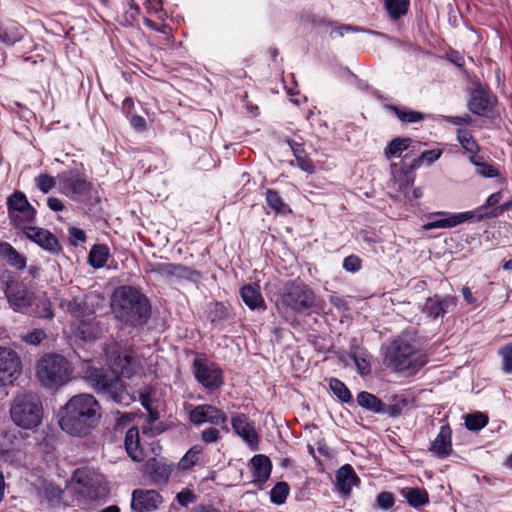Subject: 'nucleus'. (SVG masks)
<instances>
[{"instance_id": "obj_1", "label": "nucleus", "mask_w": 512, "mask_h": 512, "mask_svg": "<svg viewBox=\"0 0 512 512\" xmlns=\"http://www.w3.org/2000/svg\"><path fill=\"white\" fill-rule=\"evenodd\" d=\"M100 409L93 395H75L62 408L59 424L70 435L86 436L101 417Z\"/></svg>"}, {"instance_id": "obj_2", "label": "nucleus", "mask_w": 512, "mask_h": 512, "mask_svg": "<svg viewBox=\"0 0 512 512\" xmlns=\"http://www.w3.org/2000/svg\"><path fill=\"white\" fill-rule=\"evenodd\" d=\"M383 363L397 373L415 375L427 363L424 351L402 334L381 348Z\"/></svg>"}, {"instance_id": "obj_3", "label": "nucleus", "mask_w": 512, "mask_h": 512, "mask_svg": "<svg viewBox=\"0 0 512 512\" xmlns=\"http://www.w3.org/2000/svg\"><path fill=\"white\" fill-rule=\"evenodd\" d=\"M111 308L116 319L133 327L145 325L151 316L147 297L131 286H121L114 291Z\"/></svg>"}, {"instance_id": "obj_4", "label": "nucleus", "mask_w": 512, "mask_h": 512, "mask_svg": "<svg viewBox=\"0 0 512 512\" xmlns=\"http://www.w3.org/2000/svg\"><path fill=\"white\" fill-rule=\"evenodd\" d=\"M87 381L97 394L118 405L128 406L135 401V397L126 390L123 382L112 370L91 369L87 375Z\"/></svg>"}, {"instance_id": "obj_5", "label": "nucleus", "mask_w": 512, "mask_h": 512, "mask_svg": "<svg viewBox=\"0 0 512 512\" xmlns=\"http://www.w3.org/2000/svg\"><path fill=\"white\" fill-rule=\"evenodd\" d=\"M71 374V365L62 355L45 354L36 365L38 381L49 389H57L65 385L70 380Z\"/></svg>"}, {"instance_id": "obj_6", "label": "nucleus", "mask_w": 512, "mask_h": 512, "mask_svg": "<svg viewBox=\"0 0 512 512\" xmlns=\"http://www.w3.org/2000/svg\"><path fill=\"white\" fill-rule=\"evenodd\" d=\"M0 289L4 292L9 306L18 313H29L37 297L17 275L5 270L0 275Z\"/></svg>"}, {"instance_id": "obj_7", "label": "nucleus", "mask_w": 512, "mask_h": 512, "mask_svg": "<svg viewBox=\"0 0 512 512\" xmlns=\"http://www.w3.org/2000/svg\"><path fill=\"white\" fill-rule=\"evenodd\" d=\"M10 413L13 422L17 426L32 429L41 423L43 410L39 397L27 393L14 399Z\"/></svg>"}, {"instance_id": "obj_8", "label": "nucleus", "mask_w": 512, "mask_h": 512, "mask_svg": "<svg viewBox=\"0 0 512 512\" xmlns=\"http://www.w3.org/2000/svg\"><path fill=\"white\" fill-rule=\"evenodd\" d=\"M6 204L10 224L15 229L21 230L35 222L37 211L23 192L15 191L12 193L7 197Z\"/></svg>"}, {"instance_id": "obj_9", "label": "nucleus", "mask_w": 512, "mask_h": 512, "mask_svg": "<svg viewBox=\"0 0 512 512\" xmlns=\"http://www.w3.org/2000/svg\"><path fill=\"white\" fill-rule=\"evenodd\" d=\"M104 300L105 298L101 293L94 291L62 299L60 307L73 317L82 318L94 314L102 307Z\"/></svg>"}, {"instance_id": "obj_10", "label": "nucleus", "mask_w": 512, "mask_h": 512, "mask_svg": "<svg viewBox=\"0 0 512 512\" xmlns=\"http://www.w3.org/2000/svg\"><path fill=\"white\" fill-rule=\"evenodd\" d=\"M192 371L196 380L208 390H216L223 384L221 369L205 357L199 355L195 357Z\"/></svg>"}, {"instance_id": "obj_11", "label": "nucleus", "mask_w": 512, "mask_h": 512, "mask_svg": "<svg viewBox=\"0 0 512 512\" xmlns=\"http://www.w3.org/2000/svg\"><path fill=\"white\" fill-rule=\"evenodd\" d=\"M61 193L72 199H79L91 190V183L78 170H67L57 176Z\"/></svg>"}, {"instance_id": "obj_12", "label": "nucleus", "mask_w": 512, "mask_h": 512, "mask_svg": "<svg viewBox=\"0 0 512 512\" xmlns=\"http://www.w3.org/2000/svg\"><path fill=\"white\" fill-rule=\"evenodd\" d=\"M22 373V360L12 347L0 346V387L12 384Z\"/></svg>"}, {"instance_id": "obj_13", "label": "nucleus", "mask_w": 512, "mask_h": 512, "mask_svg": "<svg viewBox=\"0 0 512 512\" xmlns=\"http://www.w3.org/2000/svg\"><path fill=\"white\" fill-rule=\"evenodd\" d=\"M108 361L111 370L125 378H131L141 369L140 359L129 349L113 351Z\"/></svg>"}, {"instance_id": "obj_14", "label": "nucleus", "mask_w": 512, "mask_h": 512, "mask_svg": "<svg viewBox=\"0 0 512 512\" xmlns=\"http://www.w3.org/2000/svg\"><path fill=\"white\" fill-rule=\"evenodd\" d=\"M189 421L195 426L210 424L222 426L227 423L226 414L216 406L210 404H200L194 406L189 411Z\"/></svg>"}, {"instance_id": "obj_15", "label": "nucleus", "mask_w": 512, "mask_h": 512, "mask_svg": "<svg viewBox=\"0 0 512 512\" xmlns=\"http://www.w3.org/2000/svg\"><path fill=\"white\" fill-rule=\"evenodd\" d=\"M74 478L82 485L80 493L91 500L102 497L106 493L103 477L89 469L77 470Z\"/></svg>"}, {"instance_id": "obj_16", "label": "nucleus", "mask_w": 512, "mask_h": 512, "mask_svg": "<svg viewBox=\"0 0 512 512\" xmlns=\"http://www.w3.org/2000/svg\"><path fill=\"white\" fill-rule=\"evenodd\" d=\"M162 496L153 489H135L131 496L132 512H154L162 504Z\"/></svg>"}, {"instance_id": "obj_17", "label": "nucleus", "mask_w": 512, "mask_h": 512, "mask_svg": "<svg viewBox=\"0 0 512 512\" xmlns=\"http://www.w3.org/2000/svg\"><path fill=\"white\" fill-rule=\"evenodd\" d=\"M173 465L168 463L163 458H150L148 459L143 468L144 475L154 485H164L169 481Z\"/></svg>"}, {"instance_id": "obj_18", "label": "nucleus", "mask_w": 512, "mask_h": 512, "mask_svg": "<svg viewBox=\"0 0 512 512\" xmlns=\"http://www.w3.org/2000/svg\"><path fill=\"white\" fill-rule=\"evenodd\" d=\"M29 240L51 253H57L60 246L57 238L48 230L29 224L20 230Z\"/></svg>"}, {"instance_id": "obj_19", "label": "nucleus", "mask_w": 512, "mask_h": 512, "mask_svg": "<svg viewBox=\"0 0 512 512\" xmlns=\"http://www.w3.org/2000/svg\"><path fill=\"white\" fill-rule=\"evenodd\" d=\"M457 301L454 296L440 297L434 295L426 299L422 311L429 318L437 319L444 317L445 314L451 312L456 307Z\"/></svg>"}, {"instance_id": "obj_20", "label": "nucleus", "mask_w": 512, "mask_h": 512, "mask_svg": "<svg viewBox=\"0 0 512 512\" xmlns=\"http://www.w3.org/2000/svg\"><path fill=\"white\" fill-rule=\"evenodd\" d=\"M231 424L236 434L243 439L251 450L256 451L259 449V437L253 424L245 415L241 414L233 417Z\"/></svg>"}, {"instance_id": "obj_21", "label": "nucleus", "mask_w": 512, "mask_h": 512, "mask_svg": "<svg viewBox=\"0 0 512 512\" xmlns=\"http://www.w3.org/2000/svg\"><path fill=\"white\" fill-rule=\"evenodd\" d=\"M151 271L170 280L191 279L194 270L183 264L159 262L152 265Z\"/></svg>"}, {"instance_id": "obj_22", "label": "nucleus", "mask_w": 512, "mask_h": 512, "mask_svg": "<svg viewBox=\"0 0 512 512\" xmlns=\"http://www.w3.org/2000/svg\"><path fill=\"white\" fill-rule=\"evenodd\" d=\"M420 143L412 140L408 137H397L389 142L388 146L385 148L384 154L386 158L391 159L395 157H400L404 151H409L403 158V168H407L409 164L407 163L410 154L416 151V148H419Z\"/></svg>"}, {"instance_id": "obj_23", "label": "nucleus", "mask_w": 512, "mask_h": 512, "mask_svg": "<svg viewBox=\"0 0 512 512\" xmlns=\"http://www.w3.org/2000/svg\"><path fill=\"white\" fill-rule=\"evenodd\" d=\"M469 110L479 116H487L493 109V98L482 86L475 88L468 103Z\"/></svg>"}, {"instance_id": "obj_24", "label": "nucleus", "mask_w": 512, "mask_h": 512, "mask_svg": "<svg viewBox=\"0 0 512 512\" xmlns=\"http://www.w3.org/2000/svg\"><path fill=\"white\" fill-rule=\"evenodd\" d=\"M314 293L307 286L293 284L290 286V308L301 310L310 308L314 303Z\"/></svg>"}, {"instance_id": "obj_25", "label": "nucleus", "mask_w": 512, "mask_h": 512, "mask_svg": "<svg viewBox=\"0 0 512 512\" xmlns=\"http://www.w3.org/2000/svg\"><path fill=\"white\" fill-rule=\"evenodd\" d=\"M451 435L450 427L442 426L436 438L431 442L429 450L440 459L448 457L452 452Z\"/></svg>"}, {"instance_id": "obj_26", "label": "nucleus", "mask_w": 512, "mask_h": 512, "mask_svg": "<svg viewBox=\"0 0 512 512\" xmlns=\"http://www.w3.org/2000/svg\"><path fill=\"white\" fill-rule=\"evenodd\" d=\"M471 217L469 213H459L455 215H448L444 212H439L435 215V219L428 221L423 225L425 230H432L436 228H452L455 227Z\"/></svg>"}, {"instance_id": "obj_27", "label": "nucleus", "mask_w": 512, "mask_h": 512, "mask_svg": "<svg viewBox=\"0 0 512 512\" xmlns=\"http://www.w3.org/2000/svg\"><path fill=\"white\" fill-rule=\"evenodd\" d=\"M250 465L254 481L258 483L266 482L272 470L270 459L266 455L258 454L252 457Z\"/></svg>"}, {"instance_id": "obj_28", "label": "nucleus", "mask_w": 512, "mask_h": 512, "mask_svg": "<svg viewBox=\"0 0 512 512\" xmlns=\"http://www.w3.org/2000/svg\"><path fill=\"white\" fill-rule=\"evenodd\" d=\"M26 29L16 22L0 23V41L7 45H14L21 41Z\"/></svg>"}, {"instance_id": "obj_29", "label": "nucleus", "mask_w": 512, "mask_h": 512, "mask_svg": "<svg viewBox=\"0 0 512 512\" xmlns=\"http://www.w3.org/2000/svg\"><path fill=\"white\" fill-rule=\"evenodd\" d=\"M243 302L252 310L263 309L265 302L258 285L247 284L240 289Z\"/></svg>"}, {"instance_id": "obj_30", "label": "nucleus", "mask_w": 512, "mask_h": 512, "mask_svg": "<svg viewBox=\"0 0 512 512\" xmlns=\"http://www.w3.org/2000/svg\"><path fill=\"white\" fill-rule=\"evenodd\" d=\"M0 257L6 260V262L18 269L22 270L26 267V258L20 254L10 243H0Z\"/></svg>"}, {"instance_id": "obj_31", "label": "nucleus", "mask_w": 512, "mask_h": 512, "mask_svg": "<svg viewBox=\"0 0 512 512\" xmlns=\"http://www.w3.org/2000/svg\"><path fill=\"white\" fill-rule=\"evenodd\" d=\"M124 444L127 454L133 461L143 460V451L139 446V431L136 427L126 432Z\"/></svg>"}, {"instance_id": "obj_32", "label": "nucleus", "mask_w": 512, "mask_h": 512, "mask_svg": "<svg viewBox=\"0 0 512 512\" xmlns=\"http://www.w3.org/2000/svg\"><path fill=\"white\" fill-rule=\"evenodd\" d=\"M336 480L339 490L348 494L352 487L356 485L358 478L353 468L346 464L337 471Z\"/></svg>"}, {"instance_id": "obj_33", "label": "nucleus", "mask_w": 512, "mask_h": 512, "mask_svg": "<svg viewBox=\"0 0 512 512\" xmlns=\"http://www.w3.org/2000/svg\"><path fill=\"white\" fill-rule=\"evenodd\" d=\"M401 495L413 508H419L429 502L428 492L419 487H406L401 490Z\"/></svg>"}, {"instance_id": "obj_34", "label": "nucleus", "mask_w": 512, "mask_h": 512, "mask_svg": "<svg viewBox=\"0 0 512 512\" xmlns=\"http://www.w3.org/2000/svg\"><path fill=\"white\" fill-rule=\"evenodd\" d=\"M356 400L358 405L367 411L375 414H381L384 411V402L367 391L358 393Z\"/></svg>"}, {"instance_id": "obj_35", "label": "nucleus", "mask_w": 512, "mask_h": 512, "mask_svg": "<svg viewBox=\"0 0 512 512\" xmlns=\"http://www.w3.org/2000/svg\"><path fill=\"white\" fill-rule=\"evenodd\" d=\"M109 256L110 251L107 245L96 244L89 252L88 262L93 268L100 269L106 265Z\"/></svg>"}, {"instance_id": "obj_36", "label": "nucleus", "mask_w": 512, "mask_h": 512, "mask_svg": "<svg viewBox=\"0 0 512 512\" xmlns=\"http://www.w3.org/2000/svg\"><path fill=\"white\" fill-rule=\"evenodd\" d=\"M290 148L295 157L296 165L303 171L311 174L314 172V165L311 159L309 158L307 152L298 144L292 145L290 143Z\"/></svg>"}, {"instance_id": "obj_37", "label": "nucleus", "mask_w": 512, "mask_h": 512, "mask_svg": "<svg viewBox=\"0 0 512 512\" xmlns=\"http://www.w3.org/2000/svg\"><path fill=\"white\" fill-rule=\"evenodd\" d=\"M410 0H384L385 8L392 20H398L409 9Z\"/></svg>"}, {"instance_id": "obj_38", "label": "nucleus", "mask_w": 512, "mask_h": 512, "mask_svg": "<svg viewBox=\"0 0 512 512\" xmlns=\"http://www.w3.org/2000/svg\"><path fill=\"white\" fill-rule=\"evenodd\" d=\"M408 405V400L404 395H395L392 398V403L386 405L384 403V411L381 414H386L390 418L400 416L404 408Z\"/></svg>"}, {"instance_id": "obj_39", "label": "nucleus", "mask_w": 512, "mask_h": 512, "mask_svg": "<svg viewBox=\"0 0 512 512\" xmlns=\"http://www.w3.org/2000/svg\"><path fill=\"white\" fill-rule=\"evenodd\" d=\"M388 109L393 112L397 118L406 123L420 122L424 119V115L421 112L408 110L395 105H390Z\"/></svg>"}, {"instance_id": "obj_40", "label": "nucleus", "mask_w": 512, "mask_h": 512, "mask_svg": "<svg viewBox=\"0 0 512 512\" xmlns=\"http://www.w3.org/2000/svg\"><path fill=\"white\" fill-rule=\"evenodd\" d=\"M203 453V448L200 445H194L186 454L180 459L178 467L181 470H188L194 466L200 459Z\"/></svg>"}, {"instance_id": "obj_41", "label": "nucleus", "mask_w": 512, "mask_h": 512, "mask_svg": "<svg viewBox=\"0 0 512 512\" xmlns=\"http://www.w3.org/2000/svg\"><path fill=\"white\" fill-rule=\"evenodd\" d=\"M329 386L334 395L343 403H349L352 400V395L347 386L336 378H331Z\"/></svg>"}, {"instance_id": "obj_42", "label": "nucleus", "mask_w": 512, "mask_h": 512, "mask_svg": "<svg viewBox=\"0 0 512 512\" xmlns=\"http://www.w3.org/2000/svg\"><path fill=\"white\" fill-rule=\"evenodd\" d=\"M441 150L432 149L422 152L419 157L414 158L412 162L409 164L408 169L413 170L415 168H419L423 162L428 164H432L436 160H438L441 156Z\"/></svg>"}, {"instance_id": "obj_43", "label": "nucleus", "mask_w": 512, "mask_h": 512, "mask_svg": "<svg viewBox=\"0 0 512 512\" xmlns=\"http://www.w3.org/2000/svg\"><path fill=\"white\" fill-rule=\"evenodd\" d=\"M488 423V417L481 412L471 413L465 416V426L468 430L478 431Z\"/></svg>"}, {"instance_id": "obj_44", "label": "nucleus", "mask_w": 512, "mask_h": 512, "mask_svg": "<svg viewBox=\"0 0 512 512\" xmlns=\"http://www.w3.org/2000/svg\"><path fill=\"white\" fill-rule=\"evenodd\" d=\"M470 160L477 167V174L488 178L498 176L497 169L493 165L484 162L481 157L472 155Z\"/></svg>"}, {"instance_id": "obj_45", "label": "nucleus", "mask_w": 512, "mask_h": 512, "mask_svg": "<svg viewBox=\"0 0 512 512\" xmlns=\"http://www.w3.org/2000/svg\"><path fill=\"white\" fill-rule=\"evenodd\" d=\"M457 139L466 151L473 153L474 155L478 152V144L474 140L470 131L465 129H459L457 131Z\"/></svg>"}, {"instance_id": "obj_46", "label": "nucleus", "mask_w": 512, "mask_h": 512, "mask_svg": "<svg viewBox=\"0 0 512 512\" xmlns=\"http://www.w3.org/2000/svg\"><path fill=\"white\" fill-rule=\"evenodd\" d=\"M79 334L82 339L85 341H91L101 334V329L97 324H92L90 322L82 321L78 327Z\"/></svg>"}, {"instance_id": "obj_47", "label": "nucleus", "mask_w": 512, "mask_h": 512, "mask_svg": "<svg viewBox=\"0 0 512 512\" xmlns=\"http://www.w3.org/2000/svg\"><path fill=\"white\" fill-rule=\"evenodd\" d=\"M209 317L212 322H221L230 318V311L224 303L216 302L210 309Z\"/></svg>"}, {"instance_id": "obj_48", "label": "nucleus", "mask_w": 512, "mask_h": 512, "mask_svg": "<svg viewBox=\"0 0 512 512\" xmlns=\"http://www.w3.org/2000/svg\"><path fill=\"white\" fill-rule=\"evenodd\" d=\"M288 495V485L285 482L276 484L270 491V500L272 503L283 504Z\"/></svg>"}, {"instance_id": "obj_49", "label": "nucleus", "mask_w": 512, "mask_h": 512, "mask_svg": "<svg viewBox=\"0 0 512 512\" xmlns=\"http://www.w3.org/2000/svg\"><path fill=\"white\" fill-rule=\"evenodd\" d=\"M36 186L38 189L46 194L58 184V179L48 174H40L35 178Z\"/></svg>"}, {"instance_id": "obj_50", "label": "nucleus", "mask_w": 512, "mask_h": 512, "mask_svg": "<svg viewBox=\"0 0 512 512\" xmlns=\"http://www.w3.org/2000/svg\"><path fill=\"white\" fill-rule=\"evenodd\" d=\"M499 355L502 358V370L505 373H512V342L502 346Z\"/></svg>"}, {"instance_id": "obj_51", "label": "nucleus", "mask_w": 512, "mask_h": 512, "mask_svg": "<svg viewBox=\"0 0 512 512\" xmlns=\"http://www.w3.org/2000/svg\"><path fill=\"white\" fill-rule=\"evenodd\" d=\"M353 360L361 376H368L371 373V364L368 355L354 354Z\"/></svg>"}, {"instance_id": "obj_52", "label": "nucleus", "mask_w": 512, "mask_h": 512, "mask_svg": "<svg viewBox=\"0 0 512 512\" xmlns=\"http://www.w3.org/2000/svg\"><path fill=\"white\" fill-rule=\"evenodd\" d=\"M266 201L268 206L277 212L280 211L284 206V203L279 194L276 191L270 189L266 192Z\"/></svg>"}, {"instance_id": "obj_53", "label": "nucleus", "mask_w": 512, "mask_h": 512, "mask_svg": "<svg viewBox=\"0 0 512 512\" xmlns=\"http://www.w3.org/2000/svg\"><path fill=\"white\" fill-rule=\"evenodd\" d=\"M176 499L179 505L187 507L196 500L195 494L189 489H183L176 495Z\"/></svg>"}, {"instance_id": "obj_54", "label": "nucleus", "mask_w": 512, "mask_h": 512, "mask_svg": "<svg viewBox=\"0 0 512 512\" xmlns=\"http://www.w3.org/2000/svg\"><path fill=\"white\" fill-rule=\"evenodd\" d=\"M376 501L381 509L388 510L394 505V496L390 492H381L378 494Z\"/></svg>"}, {"instance_id": "obj_55", "label": "nucleus", "mask_w": 512, "mask_h": 512, "mask_svg": "<svg viewBox=\"0 0 512 512\" xmlns=\"http://www.w3.org/2000/svg\"><path fill=\"white\" fill-rule=\"evenodd\" d=\"M220 438V432L215 427H210L202 431L201 440L205 444L216 443Z\"/></svg>"}, {"instance_id": "obj_56", "label": "nucleus", "mask_w": 512, "mask_h": 512, "mask_svg": "<svg viewBox=\"0 0 512 512\" xmlns=\"http://www.w3.org/2000/svg\"><path fill=\"white\" fill-rule=\"evenodd\" d=\"M343 268L348 272H357L361 268V260L356 255L347 256L343 261Z\"/></svg>"}, {"instance_id": "obj_57", "label": "nucleus", "mask_w": 512, "mask_h": 512, "mask_svg": "<svg viewBox=\"0 0 512 512\" xmlns=\"http://www.w3.org/2000/svg\"><path fill=\"white\" fill-rule=\"evenodd\" d=\"M45 338V333L42 330L36 329L34 331L28 332L24 336V341L26 343L32 344V345H38L42 342V340Z\"/></svg>"}, {"instance_id": "obj_58", "label": "nucleus", "mask_w": 512, "mask_h": 512, "mask_svg": "<svg viewBox=\"0 0 512 512\" xmlns=\"http://www.w3.org/2000/svg\"><path fill=\"white\" fill-rule=\"evenodd\" d=\"M69 239H70V243L72 245L76 246L80 242H85L86 234L80 228L71 227V228H69Z\"/></svg>"}, {"instance_id": "obj_59", "label": "nucleus", "mask_w": 512, "mask_h": 512, "mask_svg": "<svg viewBox=\"0 0 512 512\" xmlns=\"http://www.w3.org/2000/svg\"><path fill=\"white\" fill-rule=\"evenodd\" d=\"M127 6L129 9L126 11V17L131 21H134L136 17L140 14V8L136 4L134 0H126Z\"/></svg>"}, {"instance_id": "obj_60", "label": "nucleus", "mask_w": 512, "mask_h": 512, "mask_svg": "<svg viewBox=\"0 0 512 512\" xmlns=\"http://www.w3.org/2000/svg\"><path fill=\"white\" fill-rule=\"evenodd\" d=\"M446 120L454 125H468L472 119L470 115L466 114L464 116H448Z\"/></svg>"}, {"instance_id": "obj_61", "label": "nucleus", "mask_w": 512, "mask_h": 512, "mask_svg": "<svg viewBox=\"0 0 512 512\" xmlns=\"http://www.w3.org/2000/svg\"><path fill=\"white\" fill-rule=\"evenodd\" d=\"M330 303L338 308V309H342V310H347L348 309V304L347 302L340 296H337V295H331L330 296Z\"/></svg>"}, {"instance_id": "obj_62", "label": "nucleus", "mask_w": 512, "mask_h": 512, "mask_svg": "<svg viewBox=\"0 0 512 512\" xmlns=\"http://www.w3.org/2000/svg\"><path fill=\"white\" fill-rule=\"evenodd\" d=\"M47 205L52 211H61L64 209V205L59 198L49 197L47 199Z\"/></svg>"}, {"instance_id": "obj_63", "label": "nucleus", "mask_w": 512, "mask_h": 512, "mask_svg": "<svg viewBox=\"0 0 512 512\" xmlns=\"http://www.w3.org/2000/svg\"><path fill=\"white\" fill-rule=\"evenodd\" d=\"M317 450H318L319 454H321L322 456H324L326 458L333 457L332 450L324 441L317 442Z\"/></svg>"}, {"instance_id": "obj_64", "label": "nucleus", "mask_w": 512, "mask_h": 512, "mask_svg": "<svg viewBox=\"0 0 512 512\" xmlns=\"http://www.w3.org/2000/svg\"><path fill=\"white\" fill-rule=\"evenodd\" d=\"M359 29L356 26L351 25H341L333 30L339 37L344 36L345 32H357Z\"/></svg>"}]
</instances>
